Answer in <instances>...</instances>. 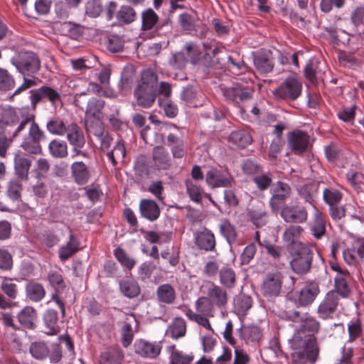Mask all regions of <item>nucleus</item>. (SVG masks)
I'll return each instance as SVG.
<instances>
[{
  "label": "nucleus",
  "mask_w": 364,
  "mask_h": 364,
  "mask_svg": "<svg viewBox=\"0 0 364 364\" xmlns=\"http://www.w3.org/2000/svg\"><path fill=\"white\" fill-rule=\"evenodd\" d=\"M26 294L31 300L39 301L44 297L46 291L41 284L30 282L26 286Z\"/></svg>",
  "instance_id": "obj_45"
},
{
  "label": "nucleus",
  "mask_w": 364,
  "mask_h": 364,
  "mask_svg": "<svg viewBox=\"0 0 364 364\" xmlns=\"http://www.w3.org/2000/svg\"><path fill=\"white\" fill-rule=\"evenodd\" d=\"M21 147L28 154L39 155L43 153V148L41 142L28 139L26 136L23 138L21 144Z\"/></svg>",
  "instance_id": "obj_48"
},
{
  "label": "nucleus",
  "mask_w": 364,
  "mask_h": 364,
  "mask_svg": "<svg viewBox=\"0 0 364 364\" xmlns=\"http://www.w3.org/2000/svg\"><path fill=\"white\" fill-rule=\"evenodd\" d=\"M156 95L157 89L151 88V86L138 85L134 91L137 105L144 108L151 107L156 100Z\"/></svg>",
  "instance_id": "obj_14"
},
{
  "label": "nucleus",
  "mask_w": 364,
  "mask_h": 364,
  "mask_svg": "<svg viewBox=\"0 0 364 364\" xmlns=\"http://www.w3.org/2000/svg\"><path fill=\"white\" fill-rule=\"evenodd\" d=\"M61 233L68 237L69 241L59 250V257L65 261L73 255L79 249V242L75 237L70 227L62 225Z\"/></svg>",
  "instance_id": "obj_13"
},
{
  "label": "nucleus",
  "mask_w": 364,
  "mask_h": 364,
  "mask_svg": "<svg viewBox=\"0 0 364 364\" xmlns=\"http://www.w3.org/2000/svg\"><path fill=\"white\" fill-rule=\"evenodd\" d=\"M349 277V272H346V274H337L335 277V289L334 291L338 292V296H341L343 298H346L349 296L350 290L348 284V278Z\"/></svg>",
  "instance_id": "obj_37"
},
{
  "label": "nucleus",
  "mask_w": 364,
  "mask_h": 364,
  "mask_svg": "<svg viewBox=\"0 0 364 364\" xmlns=\"http://www.w3.org/2000/svg\"><path fill=\"white\" fill-rule=\"evenodd\" d=\"M16 123H18V113L11 109L6 111L2 119H0V134H9L12 137V132Z\"/></svg>",
  "instance_id": "obj_21"
},
{
  "label": "nucleus",
  "mask_w": 364,
  "mask_h": 364,
  "mask_svg": "<svg viewBox=\"0 0 364 364\" xmlns=\"http://www.w3.org/2000/svg\"><path fill=\"white\" fill-rule=\"evenodd\" d=\"M287 144L294 154H303L307 151L311 145L310 136L304 131L294 129L288 133Z\"/></svg>",
  "instance_id": "obj_9"
},
{
  "label": "nucleus",
  "mask_w": 364,
  "mask_h": 364,
  "mask_svg": "<svg viewBox=\"0 0 364 364\" xmlns=\"http://www.w3.org/2000/svg\"><path fill=\"white\" fill-rule=\"evenodd\" d=\"M122 351L118 348H112L103 353L100 357V364H120L123 359Z\"/></svg>",
  "instance_id": "obj_39"
},
{
  "label": "nucleus",
  "mask_w": 364,
  "mask_h": 364,
  "mask_svg": "<svg viewBox=\"0 0 364 364\" xmlns=\"http://www.w3.org/2000/svg\"><path fill=\"white\" fill-rule=\"evenodd\" d=\"M343 194L333 187L326 188L323 192V199L329 206L338 204L342 200Z\"/></svg>",
  "instance_id": "obj_46"
},
{
  "label": "nucleus",
  "mask_w": 364,
  "mask_h": 364,
  "mask_svg": "<svg viewBox=\"0 0 364 364\" xmlns=\"http://www.w3.org/2000/svg\"><path fill=\"white\" fill-rule=\"evenodd\" d=\"M22 186L20 181L14 180L10 181L8 186V196L13 200H17L21 198Z\"/></svg>",
  "instance_id": "obj_64"
},
{
  "label": "nucleus",
  "mask_w": 364,
  "mask_h": 364,
  "mask_svg": "<svg viewBox=\"0 0 364 364\" xmlns=\"http://www.w3.org/2000/svg\"><path fill=\"white\" fill-rule=\"evenodd\" d=\"M237 331L240 338L246 343H257L262 336L261 328L257 326L243 325Z\"/></svg>",
  "instance_id": "obj_23"
},
{
  "label": "nucleus",
  "mask_w": 364,
  "mask_h": 364,
  "mask_svg": "<svg viewBox=\"0 0 364 364\" xmlns=\"http://www.w3.org/2000/svg\"><path fill=\"white\" fill-rule=\"evenodd\" d=\"M120 289L124 296L134 298L139 294V287L135 282L122 281L120 282Z\"/></svg>",
  "instance_id": "obj_52"
},
{
  "label": "nucleus",
  "mask_w": 364,
  "mask_h": 364,
  "mask_svg": "<svg viewBox=\"0 0 364 364\" xmlns=\"http://www.w3.org/2000/svg\"><path fill=\"white\" fill-rule=\"evenodd\" d=\"M314 210L312 220L309 223L311 234L316 240H321L326 234V220L323 213L313 205Z\"/></svg>",
  "instance_id": "obj_12"
},
{
  "label": "nucleus",
  "mask_w": 364,
  "mask_h": 364,
  "mask_svg": "<svg viewBox=\"0 0 364 364\" xmlns=\"http://www.w3.org/2000/svg\"><path fill=\"white\" fill-rule=\"evenodd\" d=\"M24 130L28 131V135L26 137L38 142L43 141L46 137L43 131L36 123L34 115L23 114L19 115L18 114V123L12 132V138L19 136Z\"/></svg>",
  "instance_id": "obj_3"
},
{
  "label": "nucleus",
  "mask_w": 364,
  "mask_h": 364,
  "mask_svg": "<svg viewBox=\"0 0 364 364\" xmlns=\"http://www.w3.org/2000/svg\"><path fill=\"white\" fill-rule=\"evenodd\" d=\"M114 256L117 260L127 269H131L136 264V261L127 256L126 252L120 247L114 250Z\"/></svg>",
  "instance_id": "obj_60"
},
{
  "label": "nucleus",
  "mask_w": 364,
  "mask_h": 364,
  "mask_svg": "<svg viewBox=\"0 0 364 364\" xmlns=\"http://www.w3.org/2000/svg\"><path fill=\"white\" fill-rule=\"evenodd\" d=\"M254 65L261 74H267L272 71L274 64L272 53L269 51L258 53L254 57Z\"/></svg>",
  "instance_id": "obj_18"
},
{
  "label": "nucleus",
  "mask_w": 364,
  "mask_h": 364,
  "mask_svg": "<svg viewBox=\"0 0 364 364\" xmlns=\"http://www.w3.org/2000/svg\"><path fill=\"white\" fill-rule=\"evenodd\" d=\"M66 139L70 145L85 144V138L81 128L75 122L68 124L66 128Z\"/></svg>",
  "instance_id": "obj_26"
},
{
  "label": "nucleus",
  "mask_w": 364,
  "mask_h": 364,
  "mask_svg": "<svg viewBox=\"0 0 364 364\" xmlns=\"http://www.w3.org/2000/svg\"><path fill=\"white\" fill-rule=\"evenodd\" d=\"M326 70L324 63L310 60L305 67V77L311 83H316L318 80H323Z\"/></svg>",
  "instance_id": "obj_16"
},
{
  "label": "nucleus",
  "mask_w": 364,
  "mask_h": 364,
  "mask_svg": "<svg viewBox=\"0 0 364 364\" xmlns=\"http://www.w3.org/2000/svg\"><path fill=\"white\" fill-rule=\"evenodd\" d=\"M159 16L152 9H147L141 13V29L149 31L158 23Z\"/></svg>",
  "instance_id": "obj_41"
},
{
  "label": "nucleus",
  "mask_w": 364,
  "mask_h": 364,
  "mask_svg": "<svg viewBox=\"0 0 364 364\" xmlns=\"http://www.w3.org/2000/svg\"><path fill=\"white\" fill-rule=\"evenodd\" d=\"M85 128L88 134H92L97 138L102 136L105 133L104 125L100 117H87Z\"/></svg>",
  "instance_id": "obj_38"
},
{
  "label": "nucleus",
  "mask_w": 364,
  "mask_h": 364,
  "mask_svg": "<svg viewBox=\"0 0 364 364\" xmlns=\"http://www.w3.org/2000/svg\"><path fill=\"white\" fill-rule=\"evenodd\" d=\"M153 160L159 168L166 169L171 165L169 154L163 146H156L154 149Z\"/></svg>",
  "instance_id": "obj_36"
},
{
  "label": "nucleus",
  "mask_w": 364,
  "mask_h": 364,
  "mask_svg": "<svg viewBox=\"0 0 364 364\" xmlns=\"http://www.w3.org/2000/svg\"><path fill=\"white\" fill-rule=\"evenodd\" d=\"M186 186L187 192L192 200L201 203L203 199V188L192 180H186Z\"/></svg>",
  "instance_id": "obj_49"
},
{
  "label": "nucleus",
  "mask_w": 364,
  "mask_h": 364,
  "mask_svg": "<svg viewBox=\"0 0 364 364\" xmlns=\"http://www.w3.org/2000/svg\"><path fill=\"white\" fill-rule=\"evenodd\" d=\"M220 231L230 245L236 241L237 234L235 228L229 221H222L220 225Z\"/></svg>",
  "instance_id": "obj_47"
},
{
  "label": "nucleus",
  "mask_w": 364,
  "mask_h": 364,
  "mask_svg": "<svg viewBox=\"0 0 364 364\" xmlns=\"http://www.w3.org/2000/svg\"><path fill=\"white\" fill-rule=\"evenodd\" d=\"M168 352L170 353L171 364H188L193 359L192 355L184 354L177 350L175 346H168Z\"/></svg>",
  "instance_id": "obj_42"
},
{
  "label": "nucleus",
  "mask_w": 364,
  "mask_h": 364,
  "mask_svg": "<svg viewBox=\"0 0 364 364\" xmlns=\"http://www.w3.org/2000/svg\"><path fill=\"white\" fill-rule=\"evenodd\" d=\"M158 77L156 74L151 70H146L141 74V82L139 85L145 87H151L154 89H157Z\"/></svg>",
  "instance_id": "obj_58"
},
{
  "label": "nucleus",
  "mask_w": 364,
  "mask_h": 364,
  "mask_svg": "<svg viewBox=\"0 0 364 364\" xmlns=\"http://www.w3.org/2000/svg\"><path fill=\"white\" fill-rule=\"evenodd\" d=\"M71 173L74 181L78 185L87 183L90 178V171L82 161H75L71 165Z\"/></svg>",
  "instance_id": "obj_20"
},
{
  "label": "nucleus",
  "mask_w": 364,
  "mask_h": 364,
  "mask_svg": "<svg viewBox=\"0 0 364 364\" xmlns=\"http://www.w3.org/2000/svg\"><path fill=\"white\" fill-rule=\"evenodd\" d=\"M37 317L36 310L31 306H26L18 314V319L24 328L33 329Z\"/></svg>",
  "instance_id": "obj_32"
},
{
  "label": "nucleus",
  "mask_w": 364,
  "mask_h": 364,
  "mask_svg": "<svg viewBox=\"0 0 364 364\" xmlns=\"http://www.w3.org/2000/svg\"><path fill=\"white\" fill-rule=\"evenodd\" d=\"M139 209L141 215L151 221L156 220L160 215L158 205L151 200H142L140 203Z\"/></svg>",
  "instance_id": "obj_30"
},
{
  "label": "nucleus",
  "mask_w": 364,
  "mask_h": 364,
  "mask_svg": "<svg viewBox=\"0 0 364 364\" xmlns=\"http://www.w3.org/2000/svg\"><path fill=\"white\" fill-rule=\"evenodd\" d=\"M62 225L56 228L53 232H49L46 235L45 241L48 247H53L58 244V242L66 237V235L61 233Z\"/></svg>",
  "instance_id": "obj_62"
},
{
  "label": "nucleus",
  "mask_w": 364,
  "mask_h": 364,
  "mask_svg": "<svg viewBox=\"0 0 364 364\" xmlns=\"http://www.w3.org/2000/svg\"><path fill=\"white\" fill-rule=\"evenodd\" d=\"M301 82L294 77H289L273 93L277 99L295 100L301 95Z\"/></svg>",
  "instance_id": "obj_6"
},
{
  "label": "nucleus",
  "mask_w": 364,
  "mask_h": 364,
  "mask_svg": "<svg viewBox=\"0 0 364 364\" xmlns=\"http://www.w3.org/2000/svg\"><path fill=\"white\" fill-rule=\"evenodd\" d=\"M287 250L290 255L291 269L296 274H307L313 263L314 252L312 247L305 242H294L288 245Z\"/></svg>",
  "instance_id": "obj_2"
},
{
  "label": "nucleus",
  "mask_w": 364,
  "mask_h": 364,
  "mask_svg": "<svg viewBox=\"0 0 364 364\" xmlns=\"http://www.w3.org/2000/svg\"><path fill=\"white\" fill-rule=\"evenodd\" d=\"M46 325L45 333L48 335H55L60 331V327L58 325V313L55 310L48 309L43 316Z\"/></svg>",
  "instance_id": "obj_33"
},
{
  "label": "nucleus",
  "mask_w": 364,
  "mask_h": 364,
  "mask_svg": "<svg viewBox=\"0 0 364 364\" xmlns=\"http://www.w3.org/2000/svg\"><path fill=\"white\" fill-rule=\"evenodd\" d=\"M247 218L257 227L265 225L267 221V213L262 210H248Z\"/></svg>",
  "instance_id": "obj_53"
},
{
  "label": "nucleus",
  "mask_w": 364,
  "mask_h": 364,
  "mask_svg": "<svg viewBox=\"0 0 364 364\" xmlns=\"http://www.w3.org/2000/svg\"><path fill=\"white\" fill-rule=\"evenodd\" d=\"M280 215L285 222L289 223H304L308 219L306 209L296 205L284 206L281 210Z\"/></svg>",
  "instance_id": "obj_11"
},
{
  "label": "nucleus",
  "mask_w": 364,
  "mask_h": 364,
  "mask_svg": "<svg viewBox=\"0 0 364 364\" xmlns=\"http://www.w3.org/2000/svg\"><path fill=\"white\" fill-rule=\"evenodd\" d=\"M291 188L284 182L279 181L270 199L269 204L273 211H278L282 205L290 196Z\"/></svg>",
  "instance_id": "obj_15"
},
{
  "label": "nucleus",
  "mask_w": 364,
  "mask_h": 364,
  "mask_svg": "<svg viewBox=\"0 0 364 364\" xmlns=\"http://www.w3.org/2000/svg\"><path fill=\"white\" fill-rule=\"evenodd\" d=\"M10 61L23 75L35 74L41 66L38 56L31 51H21L13 56Z\"/></svg>",
  "instance_id": "obj_4"
},
{
  "label": "nucleus",
  "mask_w": 364,
  "mask_h": 364,
  "mask_svg": "<svg viewBox=\"0 0 364 364\" xmlns=\"http://www.w3.org/2000/svg\"><path fill=\"white\" fill-rule=\"evenodd\" d=\"M319 293L318 285L315 282L307 284L300 291L298 297V303L300 306H305L311 304Z\"/></svg>",
  "instance_id": "obj_22"
},
{
  "label": "nucleus",
  "mask_w": 364,
  "mask_h": 364,
  "mask_svg": "<svg viewBox=\"0 0 364 364\" xmlns=\"http://www.w3.org/2000/svg\"><path fill=\"white\" fill-rule=\"evenodd\" d=\"M136 17V13L133 8L129 6H122L117 14V19L126 24L134 21Z\"/></svg>",
  "instance_id": "obj_50"
},
{
  "label": "nucleus",
  "mask_w": 364,
  "mask_h": 364,
  "mask_svg": "<svg viewBox=\"0 0 364 364\" xmlns=\"http://www.w3.org/2000/svg\"><path fill=\"white\" fill-rule=\"evenodd\" d=\"M206 182L212 187H231L234 179L228 173H223L218 169H212L208 172Z\"/></svg>",
  "instance_id": "obj_17"
},
{
  "label": "nucleus",
  "mask_w": 364,
  "mask_h": 364,
  "mask_svg": "<svg viewBox=\"0 0 364 364\" xmlns=\"http://www.w3.org/2000/svg\"><path fill=\"white\" fill-rule=\"evenodd\" d=\"M30 100L33 109L37 104L44 99H47L53 106L61 102L60 94L55 89L49 86H42L40 88L31 90Z\"/></svg>",
  "instance_id": "obj_10"
},
{
  "label": "nucleus",
  "mask_w": 364,
  "mask_h": 364,
  "mask_svg": "<svg viewBox=\"0 0 364 364\" xmlns=\"http://www.w3.org/2000/svg\"><path fill=\"white\" fill-rule=\"evenodd\" d=\"M68 124L60 117H53L47 122L46 129L51 134L63 136L66 132Z\"/></svg>",
  "instance_id": "obj_40"
},
{
  "label": "nucleus",
  "mask_w": 364,
  "mask_h": 364,
  "mask_svg": "<svg viewBox=\"0 0 364 364\" xmlns=\"http://www.w3.org/2000/svg\"><path fill=\"white\" fill-rule=\"evenodd\" d=\"M340 306V298L338 292L328 291L320 302L317 314L322 319L333 318Z\"/></svg>",
  "instance_id": "obj_8"
},
{
  "label": "nucleus",
  "mask_w": 364,
  "mask_h": 364,
  "mask_svg": "<svg viewBox=\"0 0 364 364\" xmlns=\"http://www.w3.org/2000/svg\"><path fill=\"white\" fill-rule=\"evenodd\" d=\"M227 302V294L220 287L212 284L208 289V297H206V304L208 303L212 306H220Z\"/></svg>",
  "instance_id": "obj_25"
},
{
  "label": "nucleus",
  "mask_w": 364,
  "mask_h": 364,
  "mask_svg": "<svg viewBox=\"0 0 364 364\" xmlns=\"http://www.w3.org/2000/svg\"><path fill=\"white\" fill-rule=\"evenodd\" d=\"M186 332V323L183 318H175L168 326L166 335L173 339H178L185 336Z\"/></svg>",
  "instance_id": "obj_31"
},
{
  "label": "nucleus",
  "mask_w": 364,
  "mask_h": 364,
  "mask_svg": "<svg viewBox=\"0 0 364 364\" xmlns=\"http://www.w3.org/2000/svg\"><path fill=\"white\" fill-rule=\"evenodd\" d=\"M31 160L26 157L20 151L14 156V169L19 178L28 180L29 170L31 166Z\"/></svg>",
  "instance_id": "obj_24"
},
{
  "label": "nucleus",
  "mask_w": 364,
  "mask_h": 364,
  "mask_svg": "<svg viewBox=\"0 0 364 364\" xmlns=\"http://www.w3.org/2000/svg\"><path fill=\"white\" fill-rule=\"evenodd\" d=\"M196 312L188 309L186 311V316L191 321H195L198 324L205 326V298L200 297L196 304Z\"/></svg>",
  "instance_id": "obj_34"
},
{
  "label": "nucleus",
  "mask_w": 364,
  "mask_h": 364,
  "mask_svg": "<svg viewBox=\"0 0 364 364\" xmlns=\"http://www.w3.org/2000/svg\"><path fill=\"white\" fill-rule=\"evenodd\" d=\"M316 193V188L312 184L302 186L299 190V196L312 205Z\"/></svg>",
  "instance_id": "obj_59"
},
{
  "label": "nucleus",
  "mask_w": 364,
  "mask_h": 364,
  "mask_svg": "<svg viewBox=\"0 0 364 364\" xmlns=\"http://www.w3.org/2000/svg\"><path fill=\"white\" fill-rule=\"evenodd\" d=\"M279 316L284 319L296 321L300 318L301 326L292 337L289 339L291 349V360L294 364L315 363L319 355V347L314 337L310 334L317 333L320 328L319 322L314 317L304 316L300 318L298 311L282 312Z\"/></svg>",
  "instance_id": "obj_1"
},
{
  "label": "nucleus",
  "mask_w": 364,
  "mask_h": 364,
  "mask_svg": "<svg viewBox=\"0 0 364 364\" xmlns=\"http://www.w3.org/2000/svg\"><path fill=\"white\" fill-rule=\"evenodd\" d=\"M50 154L55 159H64L68 155V145L64 141L53 139L48 144Z\"/></svg>",
  "instance_id": "obj_35"
},
{
  "label": "nucleus",
  "mask_w": 364,
  "mask_h": 364,
  "mask_svg": "<svg viewBox=\"0 0 364 364\" xmlns=\"http://www.w3.org/2000/svg\"><path fill=\"white\" fill-rule=\"evenodd\" d=\"M304 229L299 225H291L285 230L282 235V239L289 245H292L294 242H301L297 240L303 232Z\"/></svg>",
  "instance_id": "obj_44"
},
{
  "label": "nucleus",
  "mask_w": 364,
  "mask_h": 364,
  "mask_svg": "<svg viewBox=\"0 0 364 364\" xmlns=\"http://www.w3.org/2000/svg\"><path fill=\"white\" fill-rule=\"evenodd\" d=\"M235 309L238 314H245L252 305V299L250 296L240 294L234 300Z\"/></svg>",
  "instance_id": "obj_43"
},
{
  "label": "nucleus",
  "mask_w": 364,
  "mask_h": 364,
  "mask_svg": "<svg viewBox=\"0 0 364 364\" xmlns=\"http://www.w3.org/2000/svg\"><path fill=\"white\" fill-rule=\"evenodd\" d=\"M186 54L190 58L192 64H197L201 58V53L199 50L198 46L193 43L188 42L184 46Z\"/></svg>",
  "instance_id": "obj_57"
},
{
  "label": "nucleus",
  "mask_w": 364,
  "mask_h": 364,
  "mask_svg": "<svg viewBox=\"0 0 364 364\" xmlns=\"http://www.w3.org/2000/svg\"><path fill=\"white\" fill-rule=\"evenodd\" d=\"M188 63L186 53L183 51L177 52L174 53L170 60V65L173 70H182L186 68Z\"/></svg>",
  "instance_id": "obj_56"
},
{
  "label": "nucleus",
  "mask_w": 364,
  "mask_h": 364,
  "mask_svg": "<svg viewBox=\"0 0 364 364\" xmlns=\"http://www.w3.org/2000/svg\"><path fill=\"white\" fill-rule=\"evenodd\" d=\"M162 346L160 343H151L140 340L135 345L136 352L141 356L155 358L161 350Z\"/></svg>",
  "instance_id": "obj_19"
},
{
  "label": "nucleus",
  "mask_w": 364,
  "mask_h": 364,
  "mask_svg": "<svg viewBox=\"0 0 364 364\" xmlns=\"http://www.w3.org/2000/svg\"><path fill=\"white\" fill-rule=\"evenodd\" d=\"M48 279L50 284L55 289L56 291L63 290L65 287L62 275L56 272H50L48 273Z\"/></svg>",
  "instance_id": "obj_61"
},
{
  "label": "nucleus",
  "mask_w": 364,
  "mask_h": 364,
  "mask_svg": "<svg viewBox=\"0 0 364 364\" xmlns=\"http://www.w3.org/2000/svg\"><path fill=\"white\" fill-rule=\"evenodd\" d=\"M1 291L10 299H15L17 295L16 284L13 283L11 279H4L1 284Z\"/></svg>",
  "instance_id": "obj_63"
},
{
  "label": "nucleus",
  "mask_w": 364,
  "mask_h": 364,
  "mask_svg": "<svg viewBox=\"0 0 364 364\" xmlns=\"http://www.w3.org/2000/svg\"><path fill=\"white\" fill-rule=\"evenodd\" d=\"M15 85V80L7 70L0 68V90H9Z\"/></svg>",
  "instance_id": "obj_54"
},
{
  "label": "nucleus",
  "mask_w": 364,
  "mask_h": 364,
  "mask_svg": "<svg viewBox=\"0 0 364 364\" xmlns=\"http://www.w3.org/2000/svg\"><path fill=\"white\" fill-rule=\"evenodd\" d=\"M229 142L237 148H245L252 142L251 134L245 130L232 132L228 137Z\"/></svg>",
  "instance_id": "obj_28"
},
{
  "label": "nucleus",
  "mask_w": 364,
  "mask_h": 364,
  "mask_svg": "<svg viewBox=\"0 0 364 364\" xmlns=\"http://www.w3.org/2000/svg\"><path fill=\"white\" fill-rule=\"evenodd\" d=\"M220 283L227 288H232L235 285V273L229 267H224L219 272Z\"/></svg>",
  "instance_id": "obj_51"
},
{
  "label": "nucleus",
  "mask_w": 364,
  "mask_h": 364,
  "mask_svg": "<svg viewBox=\"0 0 364 364\" xmlns=\"http://www.w3.org/2000/svg\"><path fill=\"white\" fill-rule=\"evenodd\" d=\"M283 278V274L279 272L268 273L261 287L264 296L268 299L279 296L282 292Z\"/></svg>",
  "instance_id": "obj_7"
},
{
  "label": "nucleus",
  "mask_w": 364,
  "mask_h": 364,
  "mask_svg": "<svg viewBox=\"0 0 364 364\" xmlns=\"http://www.w3.org/2000/svg\"><path fill=\"white\" fill-rule=\"evenodd\" d=\"M181 99L186 103L192 105L194 107L202 106L203 100H200L198 89L193 85H188L183 88L181 93Z\"/></svg>",
  "instance_id": "obj_29"
},
{
  "label": "nucleus",
  "mask_w": 364,
  "mask_h": 364,
  "mask_svg": "<svg viewBox=\"0 0 364 364\" xmlns=\"http://www.w3.org/2000/svg\"><path fill=\"white\" fill-rule=\"evenodd\" d=\"M156 294L159 302L165 304H173L176 298L175 289L170 284L159 285L156 289Z\"/></svg>",
  "instance_id": "obj_27"
},
{
  "label": "nucleus",
  "mask_w": 364,
  "mask_h": 364,
  "mask_svg": "<svg viewBox=\"0 0 364 364\" xmlns=\"http://www.w3.org/2000/svg\"><path fill=\"white\" fill-rule=\"evenodd\" d=\"M30 353L35 358L42 360L48 356L49 350L44 343L36 342L31 345Z\"/></svg>",
  "instance_id": "obj_55"
},
{
  "label": "nucleus",
  "mask_w": 364,
  "mask_h": 364,
  "mask_svg": "<svg viewBox=\"0 0 364 364\" xmlns=\"http://www.w3.org/2000/svg\"><path fill=\"white\" fill-rule=\"evenodd\" d=\"M75 104L80 109H85L87 117H100L105 102L99 97H90L85 92L77 94Z\"/></svg>",
  "instance_id": "obj_5"
}]
</instances>
